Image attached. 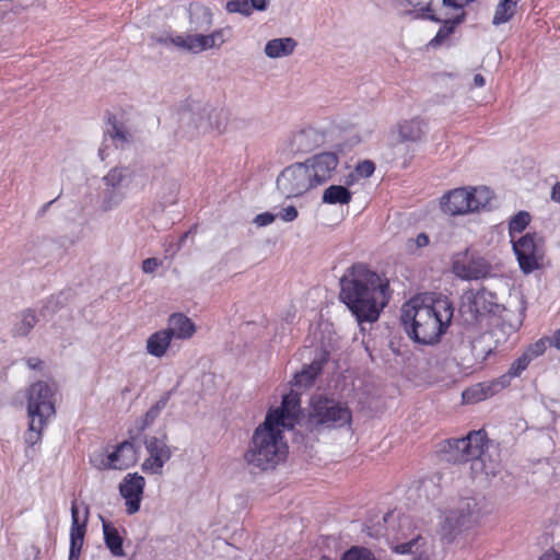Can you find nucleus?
Masks as SVG:
<instances>
[{
  "label": "nucleus",
  "instance_id": "53",
  "mask_svg": "<svg viewBox=\"0 0 560 560\" xmlns=\"http://www.w3.org/2000/svg\"><path fill=\"white\" fill-rule=\"evenodd\" d=\"M474 84L477 88H482L486 84V80H485V78L480 73H477L474 77Z\"/></svg>",
  "mask_w": 560,
  "mask_h": 560
},
{
  "label": "nucleus",
  "instance_id": "56",
  "mask_svg": "<svg viewBox=\"0 0 560 560\" xmlns=\"http://www.w3.org/2000/svg\"><path fill=\"white\" fill-rule=\"evenodd\" d=\"M98 155H100V158H101V160H102V161H104V160H105V152H104V149H100V151H98Z\"/></svg>",
  "mask_w": 560,
  "mask_h": 560
},
{
  "label": "nucleus",
  "instance_id": "19",
  "mask_svg": "<svg viewBox=\"0 0 560 560\" xmlns=\"http://www.w3.org/2000/svg\"><path fill=\"white\" fill-rule=\"evenodd\" d=\"M166 331L172 338L189 339L196 332V326L192 320L183 313H174L168 318Z\"/></svg>",
  "mask_w": 560,
  "mask_h": 560
},
{
  "label": "nucleus",
  "instance_id": "57",
  "mask_svg": "<svg viewBox=\"0 0 560 560\" xmlns=\"http://www.w3.org/2000/svg\"><path fill=\"white\" fill-rule=\"evenodd\" d=\"M173 240L170 242L168 246L165 248V252L168 253L170 249L173 247Z\"/></svg>",
  "mask_w": 560,
  "mask_h": 560
},
{
  "label": "nucleus",
  "instance_id": "32",
  "mask_svg": "<svg viewBox=\"0 0 560 560\" xmlns=\"http://www.w3.org/2000/svg\"><path fill=\"white\" fill-rule=\"evenodd\" d=\"M131 175L132 173L128 167L115 166L108 171L103 177V180L108 188L116 189L121 186L126 178L131 177Z\"/></svg>",
  "mask_w": 560,
  "mask_h": 560
},
{
  "label": "nucleus",
  "instance_id": "6",
  "mask_svg": "<svg viewBox=\"0 0 560 560\" xmlns=\"http://www.w3.org/2000/svg\"><path fill=\"white\" fill-rule=\"evenodd\" d=\"M493 198V191L487 186L458 187L440 198V209L448 215H464L489 209Z\"/></svg>",
  "mask_w": 560,
  "mask_h": 560
},
{
  "label": "nucleus",
  "instance_id": "54",
  "mask_svg": "<svg viewBox=\"0 0 560 560\" xmlns=\"http://www.w3.org/2000/svg\"><path fill=\"white\" fill-rule=\"evenodd\" d=\"M80 555H81V550H74V552H72V549L70 548L68 560H79Z\"/></svg>",
  "mask_w": 560,
  "mask_h": 560
},
{
  "label": "nucleus",
  "instance_id": "28",
  "mask_svg": "<svg viewBox=\"0 0 560 560\" xmlns=\"http://www.w3.org/2000/svg\"><path fill=\"white\" fill-rule=\"evenodd\" d=\"M351 199V191L341 185H331L323 194V202L328 205H348Z\"/></svg>",
  "mask_w": 560,
  "mask_h": 560
},
{
  "label": "nucleus",
  "instance_id": "25",
  "mask_svg": "<svg viewBox=\"0 0 560 560\" xmlns=\"http://www.w3.org/2000/svg\"><path fill=\"white\" fill-rule=\"evenodd\" d=\"M103 534L106 547L109 549L113 556L122 557L125 556L122 548V538L119 535L117 528L110 522L102 520Z\"/></svg>",
  "mask_w": 560,
  "mask_h": 560
},
{
  "label": "nucleus",
  "instance_id": "41",
  "mask_svg": "<svg viewBox=\"0 0 560 560\" xmlns=\"http://www.w3.org/2000/svg\"><path fill=\"white\" fill-rule=\"evenodd\" d=\"M168 402V394L159 399L145 413L147 421H153Z\"/></svg>",
  "mask_w": 560,
  "mask_h": 560
},
{
  "label": "nucleus",
  "instance_id": "26",
  "mask_svg": "<svg viewBox=\"0 0 560 560\" xmlns=\"http://www.w3.org/2000/svg\"><path fill=\"white\" fill-rule=\"evenodd\" d=\"M494 298L495 296L491 292L487 290H479L472 294L469 307L478 315L491 313L497 307Z\"/></svg>",
  "mask_w": 560,
  "mask_h": 560
},
{
  "label": "nucleus",
  "instance_id": "16",
  "mask_svg": "<svg viewBox=\"0 0 560 560\" xmlns=\"http://www.w3.org/2000/svg\"><path fill=\"white\" fill-rule=\"evenodd\" d=\"M506 386L505 376L489 382H480L466 388L462 394L464 404H477L498 394Z\"/></svg>",
  "mask_w": 560,
  "mask_h": 560
},
{
  "label": "nucleus",
  "instance_id": "27",
  "mask_svg": "<svg viewBox=\"0 0 560 560\" xmlns=\"http://www.w3.org/2000/svg\"><path fill=\"white\" fill-rule=\"evenodd\" d=\"M296 42L293 38H276L266 44L265 52L270 58L289 56L294 51Z\"/></svg>",
  "mask_w": 560,
  "mask_h": 560
},
{
  "label": "nucleus",
  "instance_id": "55",
  "mask_svg": "<svg viewBox=\"0 0 560 560\" xmlns=\"http://www.w3.org/2000/svg\"><path fill=\"white\" fill-rule=\"evenodd\" d=\"M187 236H188V233H187V232H186V233H184V234L180 236V238H179V241H178V244H177V249H178V248L180 247V245L185 242V240L187 238Z\"/></svg>",
  "mask_w": 560,
  "mask_h": 560
},
{
  "label": "nucleus",
  "instance_id": "50",
  "mask_svg": "<svg viewBox=\"0 0 560 560\" xmlns=\"http://www.w3.org/2000/svg\"><path fill=\"white\" fill-rule=\"evenodd\" d=\"M171 40L175 46L186 49L187 36H176Z\"/></svg>",
  "mask_w": 560,
  "mask_h": 560
},
{
  "label": "nucleus",
  "instance_id": "13",
  "mask_svg": "<svg viewBox=\"0 0 560 560\" xmlns=\"http://www.w3.org/2000/svg\"><path fill=\"white\" fill-rule=\"evenodd\" d=\"M453 272L464 280H479L488 277L491 271L490 264L482 257L457 256L452 266Z\"/></svg>",
  "mask_w": 560,
  "mask_h": 560
},
{
  "label": "nucleus",
  "instance_id": "20",
  "mask_svg": "<svg viewBox=\"0 0 560 560\" xmlns=\"http://www.w3.org/2000/svg\"><path fill=\"white\" fill-rule=\"evenodd\" d=\"M223 43L222 30H217L209 35H187L186 49L192 52H200Z\"/></svg>",
  "mask_w": 560,
  "mask_h": 560
},
{
  "label": "nucleus",
  "instance_id": "46",
  "mask_svg": "<svg viewBox=\"0 0 560 560\" xmlns=\"http://www.w3.org/2000/svg\"><path fill=\"white\" fill-rule=\"evenodd\" d=\"M124 196L118 192H113L112 196L106 200V208L109 209L113 206L117 205Z\"/></svg>",
  "mask_w": 560,
  "mask_h": 560
},
{
  "label": "nucleus",
  "instance_id": "35",
  "mask_svg": "<svg viewBox=\"0 0 560 560\" xmlns=\"http://www.w3.org/2000/svg\"><path fill=\"white\" fill-rule=\"evenodd\" d=\"M435 3V8L441 12H450V10H455L460 14L465 5H467L471 0H433Z\"/></svg>",
  "mask_w": 560,
  "mask_h": 560
},
{
  "label": "nucleus",
  "instance_id": "2",
  "mask_svg": "<svg viewBox=\"0 0 560 560\" xmlns=\"http://www.w3.org/2000/svg\"><path fill=\"white\" fill-rule=\"evenodd\" d=\"M339 299L359 323L376 322L390 300L389 281L365 264L355 262L340 278Z\"/></svg>",
  "mask_w": 560,
  "mask_h": 560
},
{
  "label": "nucleus",
  "instance_id": "43",
  "mask_svg": "<svg viewBox=\"0 0 560 560\" xmlns=\"http://www.w3.org/2000/svg\"><path fill=\"white\" fill-rule=\"evenodd\" d=\"M276 219V215L270 212H262L256 215L254 219V222L258 226H266L268 224H271Z\"/></svg>",
  "mask_w": 560,
  "mask_h": 560
},
{
  "label": "nucleus",
  "instance_id": "18",
  "mask_svg": "<svg viewBox=\"0 0 560 560\" xmlns=\"http://www.w3.org/2000/svg\"><path fill=\"white\" fill-rule=\"evenodd\" d=\"M320 138L319 132L312 127L301 129L293 133L290 140V149L293 152H310L318 145Z\"/></svg>",
  "mask_w": 560,
  "mask_h": 560
},
{
  "label": "nucleus",
  "instance_id": "4",
  "mask_svg": "<svg viewBox=\"0 0 560 560\" xmlns=\"http://www.w3.org/2000/svg\"><path fill=\"white\" fill-rule=\"evenodd\" d=\"M338 164L335 153L316 154L303 163L287 166L277 178V188L287 198L301 197L329 180Z\"/></svg>",
  "mask_w": 560,
  "mask_h": 560
},
{
  "label": "nucleus",
  "instance_id": "38",
  "mask_svg": "<svg viewBox=\"0 0 560 560\" xmlns=\"http://www.w3.org/2000/svg\"><path fill=\"white\" fill-rule=\"evenodd\" d=\"M420 542H422L421 545H424V539L420 535H417V537L409 541L396 545L394 550L400 555L415 553L419 550Z\"/></svg>",
  "mask_w": 560,
  "mask_h": 560
},
{
  "label": "nucleus",
  "instance_id": "49",
  "mask_svg": "<svg viewBox=\"0 0 560 560\" xmlns=\"http://www.w3.org/2000/svg\"><path fill=\"white\" fill-rule=\"evenodd\" d=\"M538 560H560V553L555 550H548Z\"/></svg>",
  "mask_w": 560,
  "mask_h": 560
},
{
  "label": "nucleus",
  "instance_id": "11",
  "mask_svg": "<svg viewBox=\"0 0 560 560\" xmlns=\"http://www.w3.org/2000/svg\"><path fill=\"white\" fill-rule=\"evenodd\" d=\"M421 16L424 19H429L434 22H442L443 25L439 28L435 36L429 42V46L439 47L448 39V37L454 33L455 27L464 21L465 13L460 14H451V12H441L435 8V3L433 0L428 2L423 8H421Z\"/></svg>",
  "mask_w": 560,
  "mask_h": 560
},
{
  "label": "nucleus",
  "instance_id": "12",
  "mask_svg": "<svg viewBox=\"0 0 560 560\" xmlns=\"http://www.w3.org/2000/svg\"><path fill=\"white\" fill-rule=\"evenodd\" d=\"M52 397L54 392L47 383L38 381L32 384L27 397L28 417L51 418L56 412Z\"/></svg>",
  "mask_w": 560,
  "mask_h": 560
},
{
  "label": "nucleus",
  "instance_id": "40",
  "mask_svg": "<svg viewBox=\"0 0 560 560\" xmlns=\"http://www.w3.org/2000/svg\"><path fill=\"white\" fill-rule=\"evenodd\" d=\"M548 338H540L534 343H532L526 350L525 353L533 360L537 357H540L545 353L547 349Z\"/></svg>",
  "mask_w": 560,
  "mask_h": 560
},
{
  "label": "nucleus",
  "instance_id": "36",
  "mask_svg": "<svg viewBox=\"0 0 560 560\" xmlns=\"http://www.w3.org/2000/svg\"><path fill=\"white\" fill-rule=\"evenodd\" d=\"M375 171V164L371 160H363L357 163L354 171L350 174V177L369 178Z\"/></svg>",
  "mask_w": 560,
  "mask_h": 560
},
{
  "label": "nucleus",
  "instance_id": "5",
  "mask_svg": "<svg viewBox=\"0 0 560 560\" xmlns=\"http://www.w3.org/2000/svg\"><path fill=\"white\" fill-rule=\"evenodd\" d=\"M352 423V411L347 401L323 394L313 395L306 424L311 430H337Z\"/></svg>",
  "mask_w": 560,
  "mask_h": 560
},
{
  "label": "nucleus",
  "instance_id": "33",
  "mask_svg": "<svg viewBox=\"0 0 560 560\" xmlns=\"http://www.w3.org/2000/svg\"><path fill=\"white\" fill-rule=\"evenodd\" d=\"M48 419H38L37 417H30L28 432L25 442L30 446H34L42 440V431L46 425Z\"/></svg>",
  "mask_w": 560,
  "mask_h": 560
},
{
  "label": "nucleus",
  "instance_id": "3",
  "mask_svg": "<svg viewBox=\"0 0 560 560\" xmlns=\"http://www.w3.org/2000/svg\"><path fill=\"white\" fill-rule=\"evenodd\" d=\"M454 316L453 303L441 294L424 293L402 304L400 320L418 343L434 345L446 334Z\"/></svg>",
  "mask_w": 560,
  "mask_h": 560
},
{
  "label": "nucleus",
  "instance_id": "47",
  "mask_svg": "<svg viewBox=\"0 0 560 560\" xmlns=\"http://www.w3.org/2000/svg\"><path fill=\"white\" fill-rule=\"evenodd\" d=\"M417 247H425L429 245V236L425 233H420L417 235L416 240Z\"/></svg>",
  "mask_w": 560,
  "mask_h": 560
},
{
  "label": "nucleus",
  "instance_id": "17",
  "mask_svg": "<svg viewBox=\"0 0 560 560\" xmlns=\"http://www.w3.org/2000/svg\"><path fill=\"white\" fill-rule=\"evenodd\" d=\"M89 511L85 509L83 518H80L75 501L71 505V526H70V548L74 550H82L84 537L86 534Z\"/></svg>",
  "mask_w": 560,
  "mask_h": 560
},
{
  "label": "nucleus",
  "instance_id": "30",
  "mask_svg": "<svg viewBox=\"0 0 560 560\" xmlns=\"http://www.w3.org/2000/svg\"><path fill=\"white\" fill-rule=\"evenodd\" d=\"M530 223V215L526 211H520L509 221L510 241L516 240L517 234H522Z\"/></svg>",
  "mask_w": 560,
  "mask_h": 560
},
{
  "label": "nucleus",
  "instance_id": "39",
  "mask_svg": "<svg viewBox=\"0 0 560 560\" xmlns=\"http://www.w3.org/2000/svg\"><path fill=\"white\" fill-rule=\"evenodd\" d=\"M532 359L524 352L520 358L514 360L508 371V375L511 377H517L523 371L527 369Z\"/></svg>",
  "mask_w": 560,
  "mask_h": 560
},
{
  "label": "nucleus",
  "instance_id": "34",
  "mask_svg": "<svg viewBox=\"0 0 560 560\" xmlns=\"http://www.w3.org/2000/svg\"><path fill=\"white\" fill-rule=\"evenodd\" d=\"M341 560H377L375 555L366 547L352 546L343 555Z\"/></svg>",
  "mask_w": 560,
  "mask_h": 560
},
{
  "label": "nucleus",
  "instance_id": "22",
  "mask_svg": "<svg viewBox=\"0 0 560 560\" xmlns=\"http://www.w3.org/2000/svg\"><path fill=\"white\" fill-rule=\"evenodd\" d=\"M172 337L166 329H161L149 336L147 339V352L155 358H162L166 354Z\"/></svg>",
  "mask_w": 560,
  "mask_h": 560
},
{
  "label": "nucleus",
  "instance_id": "59",
  "mask_svg": "<svg viewBox=\"0 0 560 560\" xmlns=\"http://www.w3.org/2000/svg\"><path fill=\"white\" fill-rule=\"evenodd\" d=\"M319 560H331L329 557L323 556Z\"/></svg>",
  "mask_w": 560,
  "mask_h": 560
},
{
  "label": "nucleus",
  "instance_id": "44",
  "mask_svg": "<svg viewBox=\"0 0 560 560\" xmlns=\"http://www.w3.org/2000/svg\"><path fill=\"white\" fill-rule=\"evenodd\" d=\"M161 262L156 258H147L142 261V270L145 273H151L156 270Z\"/></svg>",
  "mask_w": 560,
  "mask_h": 560
},
{
  "label": "nucleus",
  "instance_id": "45",
  "mask_svg": "<svg viewBox=\"0 0 560 560\" xmlns=\"http://www.w3.org/2000/svg\"><path fill=\"white\" fill-rule=\"evenodd\" d=\"M269 0H250L252 11L258 10L264 11L267 9Z\"/></svg>",
  "mask_w": 560,
  "mask_h": 560
},
{
  "label": "nucleus",
  "instance_id": "9",
  "mask_svg": "<svg viewBox=\"0 0 560 560\" xmlns=\"http://www.w3.org/2000/svg\"><path fill=\"white\" fill-rule=\"evenodd\" d=\"M513 253L523 273L528 275L542 266L545 241L537 232H528L511 241Z\"/></svg>",
  "mask_w": 560,
  "mask_h": 560
},
{
  "label": "nucleus",
  "instance_id": "24",
  "mask_svg": "<svg viewBox=\"0 0 560 560\" xmlns=\"http://www.w3.org/2000/svg\"><path fill=\"white\" fill-rule=\"evenodd\" d=\"M106 122L109 126L107 133L112 138L116 145H120L124 148V144L129 143L131 141L132 135L126 128L125 124L119 121L114 114L108 113L106 117Z\"/></svg>",
  "mask_w": 560,
  "mask_h": 560
},
{
  "label": "nucleus",
  "instance_id": "21",
  "mask_svg": "<svg viewBox=\"0 0 560 560\" xmlns=\"http://www.w3.org/2000/svg\"><path fill=\"white\" fill-rule=\"evenodd\" d=\"M400 142H418L425 135V124L420 118L404 120L397 125Z\"/></svg>",
  "mask_w": 560,
  "mask_h": 560
},
{
  "label": "nucleus",
  "instance_id": "15",
  "mask_svg": "<svg viewBox=\"0 0 560 560\" xmlns=\"http://www.w3.org/2000/svg\"><path fill=\"white\" fill-rule=\"evenodd\" d=\"M149 457L142 463L145 474H161L164 464L171 458V450L164 440L152 436L145 441Z\"/></svg>",
  "mask_w": 560,
  "mask_h": 560
},
{
  "label": "nucleus",
  "instance_id": "7",
  "mask_svg": "<svg viewBox=\"0 0 560 560\" xmlns=\"http://www.w3.org/2000/svg\"><path fill=\"white\" fill-rule=\"evenodd\" d=\"M138 462V448L131 441H122L112 448L95 451L90 464L97 470H126Z\"/></svg>",
  "mask_w": 560,
  "mask_h": 560
},
{
  "label": "nucleus",
  "instance_id": "8",
  "mask_svg": "<svg viewBox=\"0 0 560 560\" xmlns=\"http://www.w3.org/2000/svg\"><path fill=\"white\" fill-rule=\"evenodd\" d=\"M488 444L487 432L481 429L471 431L462 439H448L443 443V451L452 454V459L459 463L472 462V469L479 464Z\"/></svg>",
  "mask_w": 560,
  "mask_h": 560
},
{
  "label": "nucleus",
  "instance_id": "48",
  "mask_svg": "<svg viewBox=\"0 0 560 560\" xmlns=\"http://www.w3.org/2000/svg\"><path fill=\"white\" fill-rule=\"evenodd\" d=\"M548 342L550 346L560 350V329H557L551 338H548Z\"/></svg>",
  "mask_w": 560,
  "mask_h": 560
},
{
  "label": "nucleus",
  "instance_id": "58",
  "mask_svg": "<svg viewBox=\"0 0 560 560\" xmlns=\"http://www.w3.org/2000/svg\"><path fill=\"white\" fill-rule=\"evenodd\" d=\"M413 560H428V558L423 559L422 555H420L419 557L415 558Z\"/></svg>",
  "mask_w": 560,
  "mask_h": 560
},
{
  "label": "nucleus",
  "instance_id": "29",
  "mask_svg": "<svg viewBox=\"0 0 560 560\" xmlns=\"http://www.w3.org/2000/svg\"><path fill=\"white\" fill-rule=\"evenodd\" d=\"M37 323L35 312L26 310L21 313V319L13 327V336L24 337L27 336Z\"/></svg>",
  "mask_w": 560,
  "mask_h": 560
},
{
  "label": "nucleus",
  "instance_id": "51",
  "mask_svg": "<svg viewBox=\"0 0 560 560\" xmlns=\"http://www.w3.org/2000/svg\"><path fill=\"white\" fill-rule=\"evenodd\" d=\"M551 199L560 203V182L552 187Z\"/></svg>",
  "mask_w": 560,
  "mask_h": 560
},
{
  "label": "nucleus",
  "instance_id": "31",
  "mask_svg": "<svg viewBox=\"0 0 560 560\" xmlns=\"http://www.w3.org/2000/svg\"><path fill=\"white\" fill-rule=\"evenodd\" d=\"M516 2V0H500L495 8L492 23L500 25L510 21L514 15Z\"/></svg>",
  "mask_w": 560,
  "mask_h": 560
},
{
  "label": "nucleus",
  "instance_id": "10",
  "mask_svg": "<svg viewBox=\"0 0 560 560\" xmlns=\"http://www.w3.org/2000/svg\"><path fill=\"white\" fill-rule=\"evenodd\" d=\"M476 505L475 499L466 498L460 501L458 512H450L442 527L445 542L450 544L454 541L459 534L477 525L479 515L475 512Z\"/></svg>",
  "mask_w": 560,
  "mask_h": 560
},
{
  "label": "nucleus",
  "instance_id": "23",
  "mask_svg": "<svg viewBox=\"0 0 560 560\" xmlns=\"http://www.w3.org/2000/svg\"><path fill=\"white\" fill-rule=\"evenodd\" d=\"M326 361V358H322L319 360H313L308 365H305L301 372L294 375V385L304 388L311 387L316 377L322 373Z\"/></svg>",
  "mask_w": 560,
  "mask_h": 560
},
{
  "label": "nucleus",
  "instance_id": "1",
  "mask_svg": "<svg viewBox=\"0 0 560 560\" xmlns=\"http://www.w3.org/2000/svg\"><path fill=\"white\" fill-rule=\"evenodd\" d=\"M301 413L300 396L293 392L282 397L281 406L270 409L254 431L244 460L260 470L276 468L287 458L289 446L283 436L284 430H292Z\"/></svg>",
  "mask_w": 560,
  "mask_h": 560
},
{
  "label": "nucleus",
  "instance_id": "37",
  "mask_svg": "<svg viewBox=\"0 0 560 560\" xmlns=\"http://www.w3.org/2000/svg\"><path fill=\"white\" fill-rule=\"evenodd\" d=\"M225 10L229 13H240L243 15H249L253 13L250 0H229L225 3Z\"/></svg>",
  "mask_w": 560,
  "mask_h": 560
},
{
  "label": "nucleus",
  "instance_id": "42",
  "mask_svg": "<svg viewBox=\"0 0 560 560\" xmlns=\"http://www.w3.org/2000/svg\"><path fill=\"white\" fill-rule=\"evenodd\" d=\"M298 210L293 206H288L279 212V217L285 222H292L298 218Z\"/></svg>",
  "mask_w": 560,
  "mask_h": 560
},
{
  "label": "nucleus",
  "instance_id": "52",
  "mask_svg": "<svg viewBox=\"0 0 560 560\" xmlns=\"http://www.w3.org/2000/svg\"><path fill=\"white\" fill-rule=\"evenodd\" d=\"M26 364L30 369H39L42 366V361L37 358H28L26 360Z\"/></svg>",
  "mask_w": 560,
  "mask_h": 560
},
{
  "label": "nucleus",
  "instance_id": "14",
  "mask_svg": "<svg viewBox=\"0 0 560 560\" xmlns=\"http://www.w3.org/2000/svg\"><path fill=\"white\" fill-rule=\"evenodd\" d=\"M144 487V478L137 472L127 474L120 482L119 492L126 501V512L129 515L140 510Z\"/></svg>",
  "mask_w": 560,
  "mask_h": 560
}]
</instances>
